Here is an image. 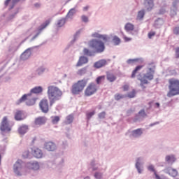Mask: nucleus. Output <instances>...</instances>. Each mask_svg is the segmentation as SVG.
<instances>
[{"label": "nucleus", "mask_w": 179, "mask_h": 179, "mask_svg": "<svg viewBox=\"0 0 179 179\" xmlns=\"http://www.w3.org/2000/svg\"><path fill=\"white\" fill-rule=\"evenodd\" d=\"M48 97L49 99L50 105L52 106L55 101L61 100L62 97V91L58 87L50 85L48 87Z\"/></svg>", "instance_id": "f257e3e1"}, {"label": "nucleus", "mask_w": 179, "mask_h": 179, "mask_svg": "<svg viewBox=\"0 0 179 179\" xmlns=\"http://www.w3.org/2000/svg\"><path fill=\"white\" fill-rule=\"evenodd\" d=\"M169 92L166 94L167 97H174L179 94V80L176 78H172L168 80Z\"/></svg>", "instance_id": "f03ea898"}, {"label": "nucleus", "mask_w": 179, "mask_h": 179, "mask_svg": "<svg viewBox=\"0 0 179 179\" xmlns=\"http://www.w3.org/2000/svg\"><path fill=\"white\" fill-rule=\"evenodd\" d=\"M86 85H87V80H80L77 83L73 84L71 87V93L73 94H80L82 92L86 87Z\"/></svg>", "instance_id": "7ed1b4c3"}, {"label": "nucleus", "mask_w": 179, "mask_h": 179, "mask_svg": "<svg viewBox=\"0 0 179 179\" xmlns=\"http://www.w3.org/2000/svg\"><path fill=\"white\" fill-rule=\"evenodd\" d=\"M89 47L91 50H93V51H96V52H103L106 49L104 42L97 39H92L90 41Z\"/></svg>", "instance_id": "20e7f679"}, {"label": "nucleus", "mask_w": 179, "mask_h": 179, "mask_svg": "<svg viewBox=\"0 0 179 179\" xmlns=\"http://www.w3.org/2000/svg\"><path fill=\"white\" fill-rule=\"evenodd\" d=\"M23 101H26L27 106H34L36 104V99L31 96V94H24L16 103L17 106Z\"/></svg>", "instance_id": "39448f33"}, {"label": "nucleus", "mask_w": 179, "mask_h": 179, "mask_svg": "<svg viewBox=\"0 0 179 179\" xmlns=\"http://www.w3.org/2000/svg\"><path fill=\"white\" fill-rule=\"evenodd\" d=\"M97 90H99V86L94 83H91L85 90L84 94L86 97H90V96H93V94L97 93Z\"/></svg>", "instance_id": "423d86ee"}, {"label": "nucleus", "mask_w": 179, "mask_h": 179, "mask_svg": "<svg viewBox=\"0 0 179 179\" xmlns=\"http://www.w3.org/2000/svg\"><path fill=\"white\" fill-rule=\"evenodd\" d=\"M0 131L1 132H10L12 131V127L9 124V120H8V117L5 116L3 117L1 124H0Z\"/></svg>", "instance_id": "0eeeda50"}, {"label": "nucleus", "mask_w": 179, "mask_h": 179, "mask_svg": "<svg viewBox=\"0 0 179 179\" xmlns=\"http://www.w3.org/2000/svg\"><path fill=\"white\" fill-rule=\"evenodd\" d=\"M13 171L18 176H22L23 173V162L18 159L13 166Z\"/></svg>", "instance_id": "6e6552de"}, {"label": "nucleus", "mask_w": 179, "mask_h": 179, "mask_svg": "<svg viewBox=\"0 0 179 179\" xmlns=\"http://www.w3.org/2000/svg\"><path fill=\"white\" fill-rule=\"evenodd\" d=\"M153 79V74L150 72L144 74L143 77L141 78H138V80L141 82V86H143V85H148L149 82L148 80H152Z\"/></svg>", "instance_id": "1a4fd4ad"}, {"label": "nucleus", "mask_w": 179, "mask_h": 179, "mask_svg": "<svg viewBox=\"0 0 179 179\" xmlns=\"http://www.w3.org/2000/svg\"><path fill=\"white\" fill-rule=\"evenodd\" d=\"M39 106L43 113H48L50 108L48 106V100L42 99L39 103Z\"/></svg>", "instance_id": "9d476101"}, {"label": "nucleus", "mask_w": 179, "mask_h": 179, "mask_svg": "<svg viewBox=\"0 0 179 179\" xmlns=\"http://www.w3.org/2000/svg\"><path fill=\"white\" fill-rule=\"evenodd\" d=\"M26 117V114L23 110H17L14 118L15 121H23V120H25Z\"/></svg>", "instance_id": "9b49d317"}, {"label": "nucleus", "mask_w": 179, "mask_h": 179, "mask_svg": "<svg viewBox=\"0 0 179 179\" xmlns=\"http://www.w3.org/2000/svg\"><path fill=\"white\" fill-rule=\"evenodd\" d=\"M50 21L47 20L45 22V23H43L42 25H41V27H39L38 29V32L36 33V34L33 36L32 40H36V38H37V37H38V36H40V34H41V31H43L44 30V29H45V27H47V26H48V24H50Z\"/></svg>", "instance_id": "f8f14e48"}, {"label": "nucleus", "mask_w": 179, "mask_h": 179, "mask_svg": "<svg viewBox=\"0 0 179 179\" xmlns=\"http://www.w3.org/2000/svg\"><path fill=\"white\" fill-rule=\"evenodd\" d=\"M31 153L36 159H41V157H43V151L39 148H31Z\"/></svg>", "instance_id": "ddd939ff"}, {"label": "nucleus", "mask_w": 179, "mask_h": 179, "mask_svg": "<svg viewBox=\"0 0 179 179\" xmlns=\"http://www.w3.org/2000/svg\"><path fill=\"white\" fill-rule=\"evenodd\" d=\"M45 148L49 152H54L57 149V145L53 142L49 141L45 143Z\"/></svg>", "instance_id": "4468645a"}, {"label": "nucleus", "mask_w": 179, "mask_h": 179, "mask_svg": "<svg viewBox=\"0 0 179 179\" xmlns=\"http://www.w3.org/2000/svg\"><path fill=\"white\" fill-rule=\"evenodd\" d=\"M26 167L27 169H29V170H38V169H40V165L37 162H29L27 164Z\"/></svg>", "instance_id": "2eb2a0df"}, {"label": "nucleus", "mask_w": 179, "mask_h": 179, "mask_svg": "<svg viewBox=\"0 0 179 179\" xmlns=\"http://www.w3.org/2000/svg\"><path fill=\"white\" fill-rule=\"evenodd\" d=\"M106 65H107V60L101 59L94 63V68L99 69V68H103V66H106Z\"/></svg>", "instance_id": "dca6fc26"}, {"label": "nucleus", "mask_w": 179, "mask_h": 179, "mask_svg": "<svg viewBox=\"0 0 179 179\" xmlns=\"http://www.w3.org/2000/svg\"><path fill=\"white\" fill-rule=\"evenodd\" d=\"M47 122V118L45 117H38L35 119V125H44Z\"/></svg>", "instance_id": "f3484780"}, {"label": "nucleus", "mask_w": 179, "mask_h": 179, "mask_svg": "<svg viewBox=\"0 0 179 179\" xmlns=\"http://www.w3.org/2000/svg\"><path fill=\"white\" fill-rule=\"evenodd\" d=\"M87 62H89V59H87L86 57L81 56L76 64V66H83V65L87 64Z\"/></svg>", "instance_id": "a211bd4d"}, {"label": "nucleus", "mask_w": 179, "mask_h": 179, "mask_svg": "<svg viewBox=\"0 0 179 179\" xmlns=\"http://www.w3.org/2000/svg\"><path fill=\"white\" fill-rule=\"evenodd\" d=\"M92 37H94L95 38H101V40H103V43H107L108 41V37H107V36L101 35L99 33L93 34Z\"/></svg>", "instance_id": "6ab92c4d"}, {"label": "nucleus", "mask_w": 179, "mask_h": 179, "mask_svg": "<svg viewBox=\"0 0 179 179\" xmlns=\"http://www.w3.org/2000/svg\"><path fill=\"white\" fill-rule=\"evenodd\" d=\"M106 79L108 82L113 83L117 80V76L113 73L107 72L106 73Z\"/></svg>", "instance_id": "aec40b11"}, {"label": "nucleus", "mask_w": 179, "mask_h": 179, "mask_svg": "<svg viewBox=\"0 0 179 179\" xmlns=\"http://www.w3.org/2000/svg\"><path fill=\"white\" fill-rule=\"evenodd\" d=\"M145 5L148 10H152L153 6H155L153 0H145Z\"/></svg>", "instance_id": "412c9836"}, {"label": "nucleus", "mask_w": 179, "mask_h": 179, "mask_svg": "<svg viewBox=\"0 0 179 179\" xmlns=\"http://www.w3.org/2000/svg\"><path fill=\"white\" fill-rule=\"evenodd\" d=\"M30 55H31V52L29 50H26L21 55L20 58L22 61H25V59H29V58H30Z\"/></svg>", "instance_id": "4be33fe9"}, {"label": "nucleus", "mask_w": 179, "mask_h": 179, "mask_svg": "<svg viewBox=\"0 0 179 179\" xmlns=\"http://www.w3.org/2000/svg\"><path fill=\"white\" fill-rule=\"evenodd\" d=\"M142 134H143L142 129H137L131 132L132 136H134V138H138V136H141Z\"/></svg>", "instance_id": "5701e85b"}, {"label": "nucleus", "mask_w": 179, "mask_h": 179, "mask_svg": "<svg viewBox=\"0 0 179 179\" xmlns=\"http://www.w3.org/2000/svg\"><path fill=\"white\" fill-rule=\"evenodd\" d=\"M167 173L169 174V176H171V177H177V176H178V172L177 170L172 168H169L167 170Z\"/></svg>", "instance_id": "b1692460"}, {"label": "nucleus", "mask_w": 179, "mask_h": 179, "mask_svg": "<svg viewBox=\"0 0 179 179\" xmlns=\"http://www.w3.org/2000/svg\"><path fill=\"white\" fill-rule=\"evenodd\" d=\"M27 129H29L27 125H22L18 129V132L20 135H24L27 132Z\"/></svg>", "instance_id": "393cba45"}, {"label": "nucleus", "mask_w": 179, "mask_h": 179, "mask_svg": "<svg viewBox=\"0 0 179 179\" xmlns=\"http://www.w3.org/2000/svg\"><path fill=\"white\" fill-rule=\"evenodd\" d=\"M86 73H87V67L82 68L77 71L78 76H83V75H86Z\"/></svg>", "instance_id": "a878e982"}, {"label": "nucleus", "mask_w": 179, "mask_h": 179, "mask_svg": "<svg viewBox=\"0 0 179 179\" xmlns=\"http://www.w3.org/2000/svg\"><path fill=\"white\" fill-rule=\"evenodd\" d=\"M43 92V87H35L32 90H31V93H34L36 94L38 93H41Z\"/></svg>", "instance_id": "bb28decb"}, {"label": "nucleus", "mask_w": 179, "mask_h": 179, "mask_svg": "<svg viewBox=\"0 0 179 179\" xmlns=\"http://www.w3.org/2000/svg\"><path fill=\"white\" fill-rule=\"evenodd\" d=\"M124 29L126 31H132V30L135 29V27L131 23H127L126 24Z\"/></svg>", "instance_id": "cd10ccee"}, {"label": "nucleus", "mask_w": 179, "mask_h": 179, "mask_svg": "<svg viewBox=\"0 0 179 179\" xmlns=\"http://www.w3.org/2000/svg\"><path fill=\"white\" fill-rule=\"evenodd\" d=\"M136 167L139 173L141 174L142 173V170L141 169V158H138L136 163Z\"/></svg>", "instance_id": "c85d7f7f"}, {"label": "nucleus", "mask_w": 179, "mask_h": 179, "mask_svg": "<svg viewBox=\"0 0 179 179\" xmlns=\"http://www.w3.org/2000/svg\"><path fill=\"white\" fill-rule=\"evenodd\" d=\"M143 66H137L131 73V78H135V76H136V72H138V71H141Z\"/></svg>", "instance_id": "c756f323"}, {"label": "nucleus", "mask_w": 179, "mask_h": 179, "mask_svg": "<svg viewBox=\"0 0 179 179\" xmlns=\"http://www.w3.org/2000/svg\"><path fill=\"white\" fill-rule=\"evenodd\" d=\"M144 16H145V10H140L138 13L137 20H142V19H143Z\"/></svg>", "instance_id": "7c9ffc66"}, {"label": "nucleus", "mask_w": 179, "mask_h": 179, "mask_svg": "<svg viewBox=\"0 0 179 179\" xmlns=\"http://www.w3.org/2000/svg\"><path fill=\"white\" fill-rule=\"evenodd\" d=\"M106 80V76H99L96 79V82L97 85H100V83H101V82H103V80Z\"/></svg>", "instance_id": "2f4dec72"}, {"label": "nucleus", "mask_w": 179, "mask_h": 179, "mask_svg": "<svg viewBox=\"0 0 179 179\" xmlns=\"http://www.w3.org/2000/svg\"><path fill=\"white\" fill-rule=\"evenodd\" d=\"M124 97H125V96H124V94H121L119 93L115 94V96H114V99L117 101H118L119 100H122V99H124Z\"/></svg>", "instance_id": "473e14b6"}, {"label": "nucleus", "mask_w": 179, "mask_h": 179, "mask_svg": "<svg viewBox=\"0 0 179 179\" xmlns=\"http://www.w3.org/2000/svg\"><path fill=\"white\" fill-rule=\"evenodd\" d=\"M83 53L84 55H87V57H92V55H93V52L90 51L87 48H84Z\"/></svg>", "instance_id": "72a5a7b5"}, {"label": "nucleus", "mask_w": 179, "mask_h": 179, "mask_svg": "<svg viewBox=\"0 0 179 179\" xmlns=\"http://www.w3.org/2000/svg\"><path fill=\"white\" fill-rule=\"evenodd\" d=\"M75 13H76V10L75 8H71L69 11L66 17H72V16H73Z\"/></svg>", "instance_id": "f704fd0d"}, {"label": "nucleus", "mask_w": 179, "mask_h": 179, "mask_svg": "<svg viewBox=\"0 0 179 179\" xmlns=\"http://www.w3.org/2000/svg\"><path fill=\"white\" fill-rule=\"evenodd\" d=\"M73 122V116L72 115H69L66 117V124H72Z\"/></svg>", "instance_id": "c9c22d12"}, {"label": "nucleus", "mask_w": 179, "mask_h": 179, "mask_svg": "<svg viewBox=\"0 0 179 179\" xmlns=\"http://www.w3.org/2000/svg\"><path fill=\"white\" fill-rule=\"evenodd\" d=\"M113 43L115 45H118V44L121 43V39H120V38H118L117 36H114Z\"/></svg>", "instance_id": "e433bc0d"}, {"label": "nucleus", "mask_w": 179, "mask_h": 179, "mask_svg": "<svg viewBox=\"0 0 179 179\" xmlns=\"http://www.w3.org/2000/svg\"><path fill=\"white\" fill-rule=\"evenodd\" d=\"M65 22H66V20L64 18L59 20L57 22L58 27H62V26H64V24H65Z\"/></svg>", "instance_id": "4c0bfd02"}, {"label": "nucleus", "mask_w": 179, "mask_h": 179, "mask_svg": "<svg viewBox=\"0 0 179 179\" xmlns=\"http://www.w3.org/2000/svg\"><path fill=\"white\" fill-rule=\"evenodd\" d=\"M94 114H96V112L94 110L92 111V112H88L86 113V116L87 120H90L92 117V115H94Z\"/></svg>", "instance_id": "58836bf2"}, {"label": "nucleus", "mask_w": 179, "mask_h": 179, "mask_svg": "<svg viewBox=\"0 0 179 179\" xmlns=\"http://www.w3.org/2000/svg\"><path fill=\"white\" fill-rule=\"evenodd\" d=\"M136 94V92L135 91V90H133L131 92H129L127 96L130 98V99H133V97H135V95Z\"/></svg>", "instance_id": "ea45409f"}, {"label": "nucleus", "mask_w": 179, "mask_h": 179, "mask_svg": "<svg viewBox=\"0 0 179 179\" xmlns=\"http://www.w3.org/2000/svg\"><path fill=\"white\" fill-rule=\"evenodd\" d=\"M59 122V117L58 116H55L52 117V122L53 124H57Z\"/></svg>", "instance_id": "a19ab883"}, {"label": "nucleus", "mask_w": 179, "mask_h": 179, "mask_svg": "<svg viewBox=\"0 0 179 179\" xmlns=\"http://www.w3.org/2000/svg\"><path fill=\"white\" fill-rule=\"evenodd\" d=\"M148 170H149V171H152L154 174L156 173V170H155V166L153 165H149L148 166Z\"/></svg>", "instance_id": "79ce46f5"}, {"label": "nucleus", "mask_w": 179, "mask_h": 179, "mask_svg": "<svg viewBox=\"0 0 179 179\" xmlns=\"http://www.w3.org/2000/svg\"><path fill=\"white\" fill-rule=\"evenodd\" d=\"M30 156V152L28 150H26L23 152L22 157L24 159H27Z\"/></svg>", "instance_id": "37998d69"}, {"label": "nucleus", "mask_w": 179, "mask_h": 179, "mask_svg": "<svg viewBox=\"0 0 179 179\" xmlns=\"http://www.w3.org/2000/svg\"><path fill=\"white\" fill-rule=\"evenodd\" d=\"M19 1H20V0H13L11 1V5H10V9H13V7L15 6V4L17 3V2H19Z\"/></svg>", "instance_id": "c03bdc74"}, {"label": "nucleus", "mask_w": 179, "mask_h": 179, "mask_svg": "<svg viewBox=\"0 0 179 179\" xmlns=\"http://www.w3.org/2000/svg\"><path fill=\"white\" fill-rule=\"evenodd\" d=\"M99 118L104 119L106 118V112H101L98 115Z\"/></svg>", "instance_id": "a18cd8bd"}, {"label": "nucleus", "mask_w": 179, "mask_h": 179, "mask_svg": "<svg viewBox=\"0 0 179 179\" xmlns=\"http://www.w3.org/2000/svg\"><path fill=\"white\" fill-rule=\"evenodd\" d=\"M81 19L85 23H87V22H89V18L86 15H82Z\"/></svg>", "instance_id": "49530a36"}, {"label": "nucleus", "mask_w": 179, "mask_h": 179, "mask_svg": "<svg viewBox=\"0 0 179 179\" xmlns=\"http://www.w3.org/2000/svg\"><path fill=\"white\" fill-rule=\"evenodd\" d=\"M166 162H171V160L174 161V156L168 155L166 157Z\"/></svg>", "instance_id": "de8ad7c7"}, {"label": "nucleus", "mask_w": 179, "mask_h": 179, "mask_svg": "<svg viewBox=\"0 0 179 179\" xmlns=\"http://www.w3.org/2000/svg\"><path fill=\"white\" fill-rule=\"evenodd\" d=\"M173 34H175L176 36L179 35V27H176L173 29Z\"/></svg>", "instance_id": "09e8293b"}, {"label": "nucleus", "mask_w": 179, "mask_h": 179, "mask_svg": "<svg viewBox=\"0 0 179 179\" xmlns=\"http://www.w3.org/2000/svg\"><path fill=\"white\" fill-rule=\"evenodd\" d=\"M156 36V32L150 31L148 33V38H152V37Z\"/></svg>", "instance_id": "8fccbe9b"}, {"label": "nucleus", "mask_w": 179, "mask_h": 179, "mask_svg": "<svg viewBox=\"0 0 179 179\" xmlns=\"http://www.w3.org/2000/svg\"><path fill=\"white\" fill-rule=\"evenodd\" d=\"M122 89H123L124 92H128V90H129V85H123Z\"/></svg>", "instance_id": "3c124183"}, {"label": "nucleus", "mask_w": 179, "mask_h": 179, "mask_svg": "<svg viewBox=\"0 0 179 179\" xmlns=\"http://www.w3.org/2000/svg\"><path fill=\"white\" fill-rule=\"evenodd\" d=\"M176 58H179V47L175 49Z\"/></svg>", "instance_id": "603ef678"}, {"label": "nucleus", "mask_w": 179, "mask_h": 179, "mask_svg": "<svg viewBox=\"0 0 179 179\" xmlns=\"http://www.w3.org/2000/svg\"><path fill=\"white\" fill-rule=\"evenodd\" d=\"M94 177H95V178L100 179V178H101V173H96L94 174Z\"/></svg>", "instance_id": "864d4df0"}, {"label": "nucleus", "mask_w": 179, "mask_h": 179, "mask_svg": "<svg viewBox=\"0 0 179 179\" xmlns=\"http://www.w3.org/2000/svg\"><path fill=\"white\" fill-rule=\"evenodd\" d=\"M140 115H141L142 117H145V115H146V113H145L144 110H142L139 112Z\"/></svg>", "instance_id": "5fc2aeb1"}, {"label": "nucleus", "mask_w": 179, "mask_h": 179, "mask_svg": "<svg viewBox=\"0 0 179 179\" xmlns=\"http://www.w3.org/2000/svg\"><path fill=\"white\" fill-rule=\"evenodd\" d=\"M124 41H131V38H128L127 36L124 37Z\"/></svg>", "instance_id": "6e6d98bb"}, {"label": "nucleus", "mask_w": 179, "mask_h": 179, "mask_svg": "<svg viewBox=\"0 0 179 179\" xmlns=\"http://www.w3.org/2000/svg\"><path fill=\"white\" fill-rule=\"evenodd\" d=\"M11 0H6L5 1V6H8V5H9V3L10 2Z\"/></svg>", "instance_id": "4d7b16f0"}, {"label": "nucleus", "mask_w": 179, "mask_h": 179, "mask_svg": "<svg viewBox=\"0 0 179 179\" xmlns=\"http://www.w3.org/2000/svg\"><path fill=\"white\" fill-rule=\"evenodd\" d=\"M89 9V6H86L85 7L83 8V10L86 11Z\"/></svg>", "instance_id": "13d9d810"}, {"label": "nucleus", "mask_w": 179, "mask_h": 179, "mask_svg": "<svg viewBox=\"0 0 179 179\" xmlns=\"http://www.w3.org/2000/svg\"><path fill=\"white\" fill-rule=\"evenodd\" d=\"M135 60L134 59H129L128 61H127V62L129 63V64H131V62H134Z\"/></svg>", "instance_id": "bf43d9fd"}, {"label": "nucleus", "mask_w": 179, "mask_h": 179, "mask_svg": "<svg viewBox=\"0 0 179 179\" xmlns=\"http://www.w3.org/2000/svg\"><path fill=\"white\" fill-rule=\"evenodd\" d=\"M40 71L44 72V69H39L38 70V74H40Z\"/></svg>", "instance_id": "052dcab7"}, {"label": "nucleus", "mask_w": 179, "mask_h": 179, "mask_svg": "<svg viewBox=\"0 0 179 179\" xmlns=\"http://www.w3.org/2000/svg\"><path fill=\"white\" fill-rule=\"evenodd\" d=\"M155 176L156 177V179H161L159 176H157V173H155Z\"/></svg>", "instance_id": "680f3d73"}, {"label": "nucleus", "mask_w": 179, "mask_h": 179, "mask_svg": "<svg viewBox=\"0 0 179 179\" xmlns=\"http://www.w3.org/2000/svg\"><path fill=\"white\" fill-rule=\"evenodd\" d=\"M155 106H157V107H160V103H159L157 102V103H155Z\"/></svg>", "instance_id": "e2e57ef3"}, {"label": "nucleus", "mask_w": 179, "mask_h": 179, "mask_svg": "<svg viewBox=\"0 0 179 179\" xmlns=\"http://www.w3.org/2000/svg\"><path fill=\"white\" fill-rule=\"evenodd\" d=\"M36 141V138H33V141H32V143H34V141Z\"/></svg>", "instance_id": "0e129e2a"}, {"label": "nucleus", "mask_w": 179, "mask_h": 179, "mask_svg": "<svg viewBox=\"0 0 179 179\" xmlns=\"http://www.w3.org/2000/svg\"><path fill=\"white\" fill-rule=\"evenodd\" d=\"M176 4H177V3H176V2H174V3H173V6H176Z\"/></svg>", "instance_id": "69168bd1"}, {"label": "nucleus", "mask_w": 179, "mask_h": 179, "mask_svg": "<svg viewBox=\"0 0 179 179\" xmlns=\"http://www.w3.org/2000/svg\"><path fill=\"white\" fill-rule=\"evenodd\" d=\"M149 71H152V69H151V68H150V69H149Z\"/></svg>", "instance_id": "338daca9"}]
</instances>
